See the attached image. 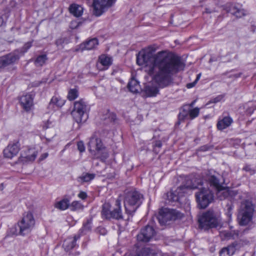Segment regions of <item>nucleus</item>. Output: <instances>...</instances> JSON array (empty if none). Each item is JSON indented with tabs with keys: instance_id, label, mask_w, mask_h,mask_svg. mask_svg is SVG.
I'll use <instances>...</instances> for the list:
<instances>
[{
	"instance_id": "obj_19",
	"label": "nucleus",
	"mask_w": 256,
	"mask_h": 256,
	"mask_svg": "<svg viewBox=\"0 0 256 256\" xmlns=\"http://www.w3.org/2000/svg\"><path fill=\"white\" fill-rule=\"evenodd\" d=\"M20 102L23 109L26 112L30 110L33 106V98L30 94H26L21 96Z\"/></svg>"
},
{
	"instance_id": "obj_16",
	"label": "nucleus",
	"mask_w": 256,
	"mask_h": 256,
	"mask_svg": "<svg viewBox=\"0 0 256 256\" xmlns=\"http://www.w3.org/2000/svg\"><path fill=\"white\" fill-rule=\"evenodd\" d=\"M254 206L252 202L250 200H242L238 212L254 214Z\"/></svg>"
},
{
	"instance_id": "obj_27",
	"label": "nucleus",
	"mask_w": 256,
	"mask_h": 256,
	"mask_svg": "<svg viewBox=\"0 0 256 256\" xmlns=\"http://www.w3.org/2000/svg\"><path fill=\"white\" fill-rule=\"evenodd\" d=\"M230 12L237 18H242L247 14L246 11L244 9L238 8L235 6H232Z\"/></svg>"
},
{
	"instance_id": "obj_54",
	"label": "nucleus",
	"mask_w": 256,
	"mask_h": 256,
	"mask_svg": "<svg viewBox=\"0 0 256 256\" xmlns=\"http://www.w3.org/2000/svg\"><path fill=\"white\" fill-rule=\"evenodd\" d=\"M240 74H238V75L236 74V77H239V76H240Z\"/></svg>"
},
{
	"instance_id": "obj_53",
	"label": "nucleus",
	"mask_w": 256,
	"mask_h": 256,
	"mask_svg": "<svg viewBox=\"0 0 256 256\" xmlns=\"http://www.w3.org/2000/svg\"><path fill=\"white\" fill-rule=\"evenodd\" d=\"M26 45H28V48H29L31 46V44L30 43H28Z\"/></svg>"
},
{
	"instance_id": "obj_3",
	"label": "nucleus",
	"mask_w": 256,
	"mask_h": 256,
	"mask_svg": "<svg viewBox=\"0 0 256 256\" xmlns=\"http://www.w3.org/2000/svg\"><path fill=\"white\" fill-rule=\"evenodd\" d=\"M199 227L204 230L216 228L221 224L220 216L214 210L203 213L198 218Z\"/></svg>"
},
{
	"instance_id": "obj_38",
	"label": "nucleus",
	"mask_w": 256,
	"mask_h": 256,
	"mask_svg": "<svg viewBox=\"0 0 256 256\" xmlns=\"http://www.w3.org/2000/svg\"><path fill=\"white\" fill-rule=\"evenodd\" d=\"M70 206L72 210H76L82 208L81 204L78 201H74L71 204H70Z\"/></svg>"
},
{
	"instance_id": "obj_13",
	"label": "nucleus",
	"mask_w": 256,
	"mask_h": 256,
	"mask_svg": "<svg viewBox=\"0 0 256 256\" xmlns=\"http://www.w3.org/2000/svg\"><path fill=\"white\" fill-rule=\"evenodd\" d=\"M18 59V56L14 52L0 56V72L6 67L14 64Z\"/></svg>"
},
{
	"instance_id": "obj_18",
	"label": "nucleus",
	"mask_w": 256,
	"mask_h": 256,
	"mask_svg": "<svg viewBox=\"0 0 256 256\" xmlns=\"http://www.w3.org/2000/svg\"><path fill=\"white\" fill-rule=\"evenodd\" d=\"M98 44V40L96 38L90 39L85 42L80 44L78 48L76 50V52L84 51V50H92L95 48Z\"/></svg>"
},
{
	"instance_id": "obj_4",
	"label": "nucleus",
	"mask_w": 256,
	"mask_h": 256,
	"mask_svg": "<svg viewBox=\"0 0 256 256\" xmlns=\"http://www.w3.org/2000/svg\"><path fill=\"white\" fill-rule=\"evenodd\" d=\"M17 224L20 228L19 231L13 232V234L24 235L30 232L35 225V220L32 213L30 211L24 212Z\"/></svg>"
},
{
	"instance_id": "obj_41",
	"label": "nucleus",
	"mask_w": 256,
	"mask_h": 256,
	"mask_svg": "<svg viewBox=\"0 0 256 256\" xmlns=\"http://www.w3.org/2000/svg\"><path fill=\"white\" fill-rule=\"evenodd\" d=\"M78 196L82 200H84L86 198L87 194H86V192H81L78 194Z\"/></svg>"
},
{
	"instance_id": "obj_49",
	"label": "nucleus",
	"mask_w": 256,
	"mask_h": 256,
	"mask_svg": "<svg viewBox=\"0 0 256 256\" xmlns=\"http://www.w3.org/2000/svg\"><path fill=\"white\" fill-rule=\"evenodd\" d=\"M4 23V19L2 16H0V26H1Z\"/></svg>"
},
{
	"instance_id": "obj_2",
	"label": "nucleus",
	"mask_w": 256,
	"mask_h": 256,
	"mask_svg": "<svg viewBox=\"0 0 256 256\" xmlns=\"http://www.w3.org/2000/svg\"><path fill=\"white\" fill-rule=\"evenodd\" d=\"M88 146L89 152L96 158L104 160L108 158V152L106 150L101 139L96 134H94L90 137Z\"/></svg>"
},
{
	"instance_id": "obj_48",
	"label": "nucleus",
	"mask_w": 256,
	"mask_h": 256,
	"mask_svg": "<svg viewBox=\"0 0 256 256\" xmlns=\"http://www.w3.org/2000/svg\"><path fill=\"white\" fill-rule=\"evenodd\" d=\"M100 230L102 231L101 233L102 234H106V230L104 228H100Z\"/></svg>"
},
{
	"instance_id": "obj_39",
	"label": "nucleus",
	"mask_w": 256,
	"mask_h": 256,
	"mask_svg": "<svg viewBox=\"0 0 256 256\" xmlns=\"http://www.w3.org/2000/svg\"><path fill=\"white\" fill-rule=\"evenodd\" d=\"M78 149L80 152H82L85 150V146L82 141H80L77 143Z\"/></svg>"
},
{
	"instance_id": "obj_44",
	"label": "nucleus",
	"mask_w": 256,
	"mask_h": 256,
	"mask_svg": "<svg viewBox=\"0 0 256 256\" xmlns=\"http://www.w3.org/2000/svg\"><path fill=\"white\" fill-rule=\"evenodd\" d=\"M64 43V40L62 38L58 39L56 41V44L57 46H62Z\"/></svg>"
},
{
	"instance_id": "obj_33",
	"label": "nucleus",
	"mask_w": 256,
	"mask_h": 256,
	"mask_svg": "<svg viewBox=\"0 0 256 256\" xmlns=\"http://www.w3.org/2000/svg\"><path fill=\"white\" fill-rule=\"evenodd\" d=\"M94 178V174H86L78 178L80 181L84 182H88L93 180Z\"/></svg>"
},
{
	"instance_id": "obj_45",
	"label": "nucleus",
	"mask_w": 256,
	"mask_h": 256,
	"mask_svg": "<svg viewBox=\"0 0 256 256\" xmlns=\"http://www.w3.org/2000/svg\"><path fill=\"white\" fill-rule=\"evenodd\" d=\"M162 144L160 141V140L156 141L154 144V148H160L162 147Z\"/></svg>"
},
{
	"instance_id": "obj_17",
	"label": "nucleus",
	"mask_w": 256,
	"mask_h": 256,
	"mask_svg": "<svg viewBox=\"0 0 256 256\" xmlns=\"http://www.w3.org/2000/svg\"><path fill=\"white\" fill-rule=\"evenodd\" d=\"M254 214H246L238 212L237 220L238 224L241 226L249 224L252 222Z\"/></svg>"
},
{
	"instance_id": "obj_7",
	"label": "nucleus",
	"mask_w": 256,
	"mask_h": 256,
	"mask_svg": "<svg viewBox=\"0 0 256 256\" xmlns=\"http://www.w3.org/2000/svg\"><path fill=\"white\" fill-rule=\"evenodd\" d=\"M197 202L201 208H205L214 200V195L208 188H201L196 194Z\"/></svg>"
},
{
	"instance_id": "obj_42",
	"label": "nucleus",
	"mask_w": 256,
	"mask_h": 256,
	"mask_svg": "<svg viewBox=\"0 0 256 256\" xmlns=\"http://www.w3.org/2000/svg\"><path fill=\"white\" fill-rule=\"evenodd\" d=\"M243 170L250 172V174H252L254 172V170H252L249 166H246L244 167Z\"/></svg>"
},
{
	"instance_id": "obj_37",
	"label": "nucleus",
	"mask_w": 256,
	"mask_h": 256,
	"mask_svg": "<svg viewBox=\"0 0 256 256\" xmlns=\"http://www.w3.org/2000/svg\"><path fill=\"white\" fill-rule=\"evenodd\" d=\"M187 118H189L188 110L183 109L179 114L178 120L180 121H182Z\"/></svg>"
},
{
	"instance_id": "obj_32",
	"label": "nucleus",
	"mask_w": 256,
	"mask_h": 256,
	"mask_svg": "<svg viewBox=\"0 0 256 256\" xmlns=\"http://www.w3.org/2000/svg\"><path fill=\"white\" fill-rule=\"evenodd\" d=\"M48 60L47 56L46 54L39 56L35 60V64L37 66H42Z\"/></svg>"
},
{
	"instance_id": "obj_46",
	"label": "nucleus",
	"mask_w": 256,
	"mask_h": 256,
	"mask_svg": "<svg viewBox=\"0 0 256 256\" xmlns=\"http://www.w3.org/2000/svg\"><path fill=\"white\" fill-rule=\"evenodd\" d=\"M48 156V153H44V154H42L41 156H40V160H44V158H47Z\"/></svg>"
},
{
	"instance_id": "obj_52",
	"label": "nucleus",
	"mask_w": 256,
	"mask_h": 256,
	"mask_svg": "<svg viewBox=\"0 0 256 256\" xmlns=\"http://www.w3.org/2000/svg\"><path fill=\"white\" fill-rule=\"evenodd\" d=\"M200 74H198L197 76V78L195 80L196 82L199 80L200 78Z\"/></svg>"
},
{
	"instance_id": "obj_12",
	"label": "nucleus",
	"mask_w": 256,
	"mask_h": 256,
	"mask_svg": "<svg viewBox=\"0 0 256 256\" xmlns=\"http://www.w3.org/2000/svg\"><path fill=\"white\" fill-rule=\"evenodd\" d=\"M156 233L152 226H146L141 230L137 236V239L140 242H148L153 238Z\"/></svg>"
},
{
	"instance_id": "obj_50",
	"label": "nucleus",
	"mask_w": 256,
	"mask_h": 256,
	"mask_svg": "<svg viewBox=\"0 0 256 256\" xmlns=\"http://www.w3.org/2000/svg\"><path fill=\"white\" fill-rule=\"evenodd\" d=\"M47 123L48 124V122H47ZM48 128V124H45L43 126L44 129H46Z\"/></svg>"
},
{
	"instance_id": "obj_1",
	"label": "nucleus",
	"mask_w": 256,
	"mask_h": 256,
	"mask_svg": "<svg viewBox=\"0 0 256 256\" xmlns=\"http://www.w3.org/2000/svg\"><path fill=\"white\" fill-rule=\"evenodd\" d=\"M156 50L154 46H149L140 52L136 62L140 66H147L148 74L159 87L163 88L172 83V76L184 70L185 65L180 58L166 51L154 56Z\"/></svg>"
},
{
	"instance_id": "obj_6",
	"label": "nucleus",
	"mask_w": 256,
	"mask_h": 256,
	"mask_svg": "<svg viewBox=\"0 0 256 256\" xmlns=\"http://www.w3.org/2000/svg\"><path fill=\"white\" fill-rule=\"evenodd\" d=\"M86 108V102L82 100L74 102L71 114L74 120L78 124L84 123L87 120Z\"/></svg>"
},
{
	"instance_id": "obj_26",
	"label": "nucleus",
	"mask_w": 256,
	"mask_h": 256,
	"mask_svg": "<svg viewBox=\"0 0 256 256\" xmlns=\"http://www.w3.org/2000/svg\"><path fill=\"white\" fill-rule=\"evenodd\" d=\"M129 90L133 93H137L140 90L139 82L134 78H132L128 84Z\"/></svg>"
},
{
	"instance_id": "obj_22",
	"label": "nucleus",
	"mask_w": 256,
	"mask_h": 256,
	"mask_svg": "<svg viewBox=\"0 0 256 256\" xmlns=\"http://www.w3.org/2000/svg\"><path fill=\"white\" fill-rule=\"evenodd\" d=\"M233 120L230 116H224L218 121L216 125L217 128L218 130H222L230 126Z\"/></svg>"
},
{
	"instance_id": "obj_28",
	"label": "nucleus",
	"mask_w": 256,
	"mask_h": 256,
	"mask_svg": "<svg viewBox=\"0 0 256 256\" xmlns=\"http://www.w3.org/2000/svg\"><path fill=\"white\" fill-rule=\"evenodd\" d=\"M144 92L147 96H156L158 92V88L153 86H146L144 88Z\"/></svg>"
},
{
	"instance_id": "obj_43",
	"label": "nucleus",
	"mask_w": 256,
	"mask_h": 256,
	"mask_svg": "<svg viewBox=\"0 0 256 256\" xmlns=\"http://www.w3.org/2000/svg\"><path fill=\"white\" fill-rule=\"evenodd\" d=\"M222 98L223 97L222 96H218L217 97L214 98L213 100H212V102L214 103H216L218 102H219L222 100Z\"/></svg>"
},
{
	"instance_id": "obj_34",
	"label": "nucleus",
	"mask_w": 256,
	"mask_h": 256,
	"mask_svg": "<svg viewBox=\"0 0 256 256\" xmlns=\"http://www.w3.org/2000/svg\"><path fill=\"white\" fill-rule=\"evenodd\" d=\"M178 191H172L168 196V199L171 202H178L180 200V196L176 194Z\"/></svg>"
},
{
	"instance_id": "obj_15",
	"label": "nucleus",
	"mask_w": 256,
	"mask_h": 256,
	"mask_svg": "<svg viewBox=\"0 0 256 256\" xmlns=\"http://www.w3.org/2000/svg\"><path fill=\"white\" fill-rule=\"evenodd\" d=\"M194 180L188 179L186 186H182L178 188L174 191H178L176 194L180 196V198H182L188 192V190L197 188L198 186L193 182ZM195 181V180H194Z\"/></svg>"
},
{
	"instance_id": "obj_10",
	"label": "nucleus",
	"mask_w": 256,
	"mask_h": 256,
	"mask_svg": "<svg viewBox=\"0 0 256 256\" xmlns=\"http://www.w3.org/2000/svg\"><path fill=\"white\" fill-rule=\"evenodd\" d=\"M116 0H94L92 4L93 14L96 16H101L105 10L110 7Z\"/></svg>"
},
{
	"instance_id": "obj_20",
	"label": "nucleus",
	"mask_w": 256,
	"mask_h": 256,
	"mask_svg": "<svg viewBox=\"0 0 256 256\" xmlns=\"http://www.w3.org/2000/svg\"><path fill=\"white\" fill-rule=\"evenodd\" d=\"M208 180L211 186H214L218 190V196H220L221 194L224 195V198H226L228 195V192L224 191L221 189V186L218 180L214 176H210L208 178Z\"/></svg>"
},
{
	"instance_id": "obj_35",
	"label": "nucleus",
	"mask_w": 256,
	"mask_h": 256,
	"mask_svg": "<svg viewBox=\"0 0 256 256\" xmlns=\"http://www.w3.org/2000/svg\"><path fill=\"white\" fill-rule=\"evenodd\" d=\"M189 118L192 120L196 118L200 114V108H194L188 110Z\"/></svg>"
},
{
	"instance_id": "obj_31",
	"label": "nucleus",
	"mask_w": 256,
	"mask_h": 256,
	"mask_svg": "<svg viewBox=\"0 0 256 256\" xmlns=\"http://www.w3.org/2000/svg\"><path fill=\"white\" fill-rule=\"evenodd\" d=\"M64 104V100L58 96H53L51 99L50 104H53L58 107H61Z\"/></svg>"
},
{
	"instance_id": "obj_29",
	"label": "nucleus",
	"mask_w": 256,
	"mask_h": 256,
	"mask_svg": "<svg viewBox=\"0 0 256 256\" xmlns=\"http://www.w3.org/2000/svg\"><path fill=\"white\" fill-rule=\"evenodd\" d=\"M136 256H163L160 253H154L148 248L142 249Z\"/></svg>"
},
{
	"instance_id": "obj_23",
	"label": "nucleus",
	"mask_w": 256,
	"mask_h": 256,
	"mask_svg": "<svg viewBox=\"0 0 256 256\" xmlns=\"http://www.w3.org/2000/svg\"><path fill=\"white\" fill-rule=\"evenodd\" d=\"M99 63L103 66L102 70H106L112 64V59L106 54H102L98 58Z\"/></svg>"
},
{
	"instance_id": "obj_40",
	"label": "nucleus",
	"mask_w": 256,
	"mask_h": 256,
	"mask_svg": "<svg viewBox=\"0 0 256 256\" xmlns=\"http://www.w3.org/2000/svg\"><path fill=\"white\" fill-rule=\"evenodd\" d=\"M92 228V222L91 221H88L86 223L82 228V230L83 232L88 231L90 230Z\"/></svg>"
},
{
	"instance_id": "obj_25",
	"label": "nucleus",
	"mask_w": 256,
	"mask_h": 256,
	"mask_svg": "<svg viewBox=\"0 0 256 256\" xmlns=\"http://www.w3.org/2000/svg\"><path fill=\"white\" fill-rule=\"evenodd\" d=\"M70 206V200L68 198H63L54 204V207L61 210H66Z\"/></svg>"
},
{
	"instance_id": "obj_8",
	"label": "nucleus",
	"mask_w": 256,
	"mask_h": 256,
	"mask_svg": "<svg viewBox=\"0 0 256 256\" xmlns=\"http://www.w3.org/2000/svg\"><path fill=\"white\" fill-rule=\"evenodd\" d=\"M182 216V214L176 210L163 208L159 212L158 219L160 223L165 224L168 221L174 220Z\"/></svg>"
},
{
	"instance_id": "obj_47",
	"label": "nucleus",
	"mask_w": 256,
	"mask_h": 256,
	"mask_svg": "<svg viewBox=\"0 0 256 256\" xmlns=\"http://www.w3.org/2000/svg\"><path fill=\"white\" fill-rule=\"evenodd\" d=\"M195 84H196V82H194L192 83L188 84H187L186 86H187L188 88H191L193 87L194 86Z\"/></svg>"
},
{
	"instance_id": "obj_5",
	"label": "nucleus",
	"mask_w": 256,
	"mask_h": 256,
	"mask_svg": "<svg viewBox=\"0 0 256 256\" xmlns=\"http://www.w3.org/2000/svg\"><path fill=\"white\" fill-rule=\"evenodd\" d=\"M142 198V195L135 190H131L126 192L124 203L127 214H131L136 212Z\"/></svg>"
},
{
	"instance_id": "obj_51",
	"label": "nucleus",
	"mask_w": 256,
	"mask_h": 256,
	"mask_svg": "<svg viewBox=\"0 0 256 256\" xmlns=\"http://www.w3.org/2000/svg\"><path fill=\"white\" fill-rule=\"evenodd\" d=\"M196 102V100H194L190 104V107H192L194 106V103Z\"/></svg>"
},
{
	"instance_id": "obj_24",
	"label": "nucleus",
	"mask_w": 256,
	"mask_h": 256,
	"mask_svg": "<svg viewBox=\"0 0 256 256\" xmlns=\"http://www.w3.org/2000/svg\"><path fill=\"white\" fill-rule=\"evenodd\" d=\"M83 8L78 4H72L70 7V11L74 16L79 17L83 13Z\"/></svg>"
},
{
	"instance_id": "obj_9",
	"label": "nucleus",
	"mask_w": 256,
	"mask_h": 256,
	"mask_svg": "<svg viewBox=\"0 0 256 256\" xmlns=\"http://www.w3.org/2000/svg\"><path fill=\"white\" fill-rule=\"evenodd\" d=\"M121 200L118 198L116 201V208L112 211L110 210L108 204H104L103 206L102 211V216L103 218L106 219L115 218L116 220L122 219V216L120 209Z\"/></svg>"
},
{
	"instance_id": "obj_30",
	"label": "nucleus",
	"mask_w": 256,
	"mask_h": 256,
	"mask_svg": "<svg viewBox=\"0 0 256 256\" xmlns=\"http://www.w3.org/2000/svg\"><path fill=\"white\" fill-rule=\"evenodd\" d=\"M235 249L233 246H230L223 248L220 252V256H230L234 254Z\"/></svg>"
},
{
	"instance_id": "obj_21",
	"label": "nucleus",
	"mask_w": 256,
	"mask_h": 256,
	"mask_svg": "<svg viewBox=\"0 0 256 256\" xmlns=\"http://www.w3.org/2000/svg\"><path fill=\"white\" fill-rule=\"evenodd\" d=\"M80 238L79 236H74V238H68L66 239L63 244V248L66 252L72 250L76 246V242Z\"/></svg>"
},
{
	"instance_id": "obj_36",
	"label": "nucleus",
	"mask_w": 256,
	"mask_h": 256,
	"mask_svg": "<svg viewBox=\"0 0 256 256\" xmlns=\"http://www.w3.org/2000/svg\"><path fill=\"white\" fill-rule=\"evenodd\" d=\"M78 96V90L76 89L70 90L68 95V98L70 100H72L76 99Z\"/></svg>"
},
{
	"instance_id": "obj_14",
	"label": "nucleus",
	"mask_w": 256,
	"mask_h": 256,
	"mask_svg": "<svg viewBox=\"0 0 256 256\" xmlns=\"http://www.w3.org/2000/svg\"><path fill=\"white\" fill-rule=\"evenodd\" d=\"M37 155L38 152L34 148H28L22 153L20 156L19 158V160L22 162H33L36 159Z\"/></svg>"
},
{
	"instance_id": "obj_11",
	"label": "nucleus",
	"mask_w": 256,
	"mask_h": 256,
	"mask_svg": "<svg viewBox=\"0 0 256 256\" xmlns=\"http://www.w3.org/2000/svg\"><path fill=\"white\" fill-rule=\"evenodd\" d=\"M20 150V144L18 140H14L8 144L4 149L3 153L5 158L12 159L16 156Z\"/></svg>"
}]
</instances>
